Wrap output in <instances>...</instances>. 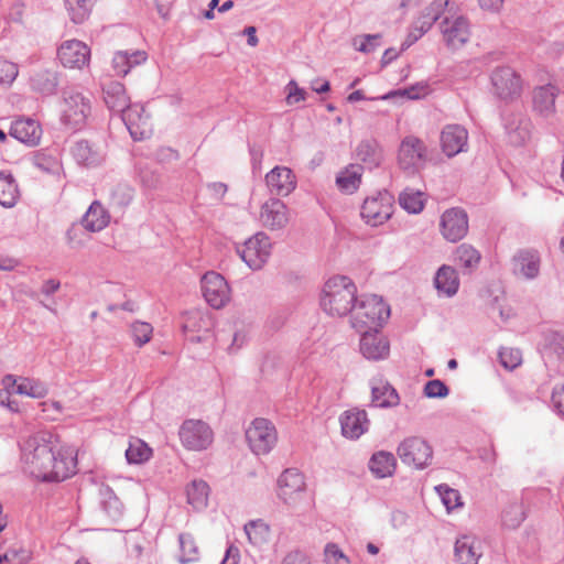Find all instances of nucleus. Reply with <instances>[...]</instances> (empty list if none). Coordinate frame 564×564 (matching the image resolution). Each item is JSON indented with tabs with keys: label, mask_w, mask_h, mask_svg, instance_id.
<instances>
[{
	"label": "nucleus",
	"mask_w": 564,
	"mask_h": 564,
	"mask_svg": "<svg viewBox=\"0 0 564 564\" xmlns=\"http://www.w3.org/2000/svg\"><path fill=\"white\" fill-rule=\"evenodd\" d=\"M23 469L42 481H63L76 473L74 448L61 445L52 434L40 432L21 447Z\"/></svg>",
	"instance_id": "1"
},
{
	"label": "nucleus",
	"mask_w": 564,
	"mask_h": 564,
	"mask_svg": "<svg viewBox=\"0 0 564 564\" xmlns=\"http://www.w3.org/2000/svg\"><path fill=\"white\" fill-rule=\"evenodd\" d=\"M357 301V286L345 275L328 279L321 293V307L332 317H344L351 313Z\"/></svg>",
	"instance_id": "2"
},
{
	"label": "nucleus",
	"mask_w": 564,
	"mask_h": 564,
	"mask_svg": "<svg viewBox=\"0 0 564 564\" xmlns=\"http://www.w3.org/2000/svg\"><path fill=\"white\" fill-rule=\"evenodd\" d=\"M390 316V307L377 295L357 299L350 313V324L358 333L379 330Z\"/></svg>",
	"instance_id": "3"
},
{
	"label": "nucleus",
	"mask_w": 564,
	"mask_h": 564,
	"mask_svg": "<svg viewBox=\"0 0 564 564\" xmlns=\"http://www.w3.org/2000/svg\"><path fill=\"white\" fill-rule=\"evenodd\" d=\"M91 102L75 89H65L61 105V122L68 129H82L90 116Z\"/></svg>",
	"instance_id": "4"
},
{
	"label": "nucleus",
	"mask_w": 564,
	"mask_h": 564,
	"mask_svg": "<svg viewBox=\"0 0 564 564\" xmlns=\"http://www.w3.org/2000/svg\"><path fill=\"white\" fill-rule=\"evenodd\" d=\"M401 462L415 469H424L432 464L433 448L430 443L420 436L405 437L397 448Z\"/></svg>",
	"instance_id": "5"
},
{
	"label": "nucleus",
	"mask_w": 564,
	"mask_h": 564,
	"mask_svg": "<svg viewBox=\"0 0 564 564\" xmlns=\"http://www.w3.org/2000/svg\"><path fill=\"white\" fill-rule=\"evenodd\" d=\"M246 438L256 455L269 454L278 442L275 426L267 419H254L246 430Z\"/></svg>",
	"instance_id": "6"
},
{
	"label": "nucleus",
	"mask_w": 564,
	"mask_h": 564,
	"mask_svg": "<svg viewBox=\"0 0 564 564\" xmlns=\"http://www.w3.org/2000/svg\"><path fill=\"white\" fill-rule=\"evenodd\" d=\"M276 495L283 503L295 507L306 495L305 476L296 468L285 469L278 478Z\"/></svg>",
	"instance_id": "7"
},
{
	"label": "nucleus",
	"mask_w": 564,
	"mask_h": 564,
	"mask_svg": "<svg viewBox=\"0 0 564 564\" xmlns=\"http://www.w3.org/2000/svg\"><path fill=\"white\" fill-rule=\"evenodd\" d=\"M237 252L251 270H260L271 254L270 238L264 232H257L238 246Z\"/></svg>",
	"instance_id": "8"
},
{
	"label": "nucleus",
	"mask_w": 564,
	"mask_h": 564,
	"mask_svg": "<svg viewBox=\"0 0 564 564\" xmlns=\"http://www.w3.org/2000/svg\"><path fill=\"white\" fill-rule=\"evenodd\" d=\"M438 28L449 50H458L469 41L470 24L464 15L447 14L442 19Z\"/></svg>",
	"instance_id": "9"
},
{
	"label": "nucleus",
	"mask_w": 564,
	"mask_h": 564,
	"mask_svg": "<svg viewBox=\"0 0 564 564\" xmlns=\"http://www.w3.org/2000/svg\"><path fill=\"white\" fill-rule=\"evenodd\" d=\"M182 444L192 451L206 449L214 438L209 425L200 420H186L180 429Z\"/></svg>",
	"instance_id": "10"
},
{
	"label": "nucleus",
	"mask_w": 564,
	"mask_h": 564,
	"mask_svg": "<svg viewBox=\"0 0 564 564\" xmlns=\"http://www.w3.org/2000/svg\"><path fill=\"white\" fill-rule=\"evenodd\" d=\"M426 161V147L414 135L405 137L399 147L398 163L404 171L416 172Z\"/></svg>",
	"instance_id": "11"
},
{
	"label": "nucleus",
	"mask_w": 564,
	"mask_h": 564,
	"mask_svg": "<svg viewBox=\"0 0 564 564\" xmlns=\"http://www.w3.org/2000/svg\"><path fill=\"white\" fill-rule=\"evenodd\" d=\"M491 84L500 99L512 100L521 95L522 80L511 67H497L491 74Z\"/></svg>",
	"instance_id": "12"
},
{
	"label": "nucleus",
	"mask_w": 564,
	"mask_h": 564,
	"mask_svg": "<svg viewBox=\"0 0 564 564\" xmlns=\"http://www.w3.org/2000/svg\"><path fill=\"white\" fill-rule=\"evenodd\" d=\"M202 292L206 302L214 308L224 307L230 300V288L225 278L214 271L202 278Z\"/></svg>",
	"instance_id": "13"
},
{
	"label": "nucleus",
	"mask_w": 564,
	"mask_h": 564,
	"mask_svg": "<svg viewBox=\"0 0 564 564\" xmlns=\"http://www.w3.org/2000/svg\"><path fill=\"white\" fill-rule=\"evenodd\" d=\"M392 199L387 193H379L377 196L368 197L361 206V217L370 226H379L386 223L392 215Z\"/></svg>",
	"instance_id": "14"
},
{
	"label": "nucleus",
	"mask_w": 564,
	"mask_h": 564,
	"mask_svg": "<svg viewBox=\"0 0 564 564\" xmlns=\"http://www.w3.org/2000/svg\"><path fill=\"white\" fill-rule=\"evenodd\" d=\"M120 116L134 140H143L151 135L152 124L143 106L129 104L128 108L120 112Z\"/></svg>",
	"instance_id": "15"
},
{
	"label": "nucleus",
	"mask_w": 564,
	"mask_h": 564,
	"mask_svg": "<svg viewBox=\"0 0 564 564\" xmlns=\"http://www.w3.org/2000/svg\"><path fill=\"white\" fill-rule=\"evenodd\" d=\"M441 232L443 237L451 242L463 239L468 231V217L462 208H451L443 213L441 217Z\"/></svg>",
	"instance_id": "16"
},
{
	"label": "nucleus",
	"mask_w": 564,
	"mask_h": 564,
	"mask_svg": "<svg viewBox=\"0 0 564 564\" xmlns=\"http://www.w3.org/2000/svg\"><path fill=\"white\" fill-rule=\"evenodd\" d=\"M57 57L64 67L83 68L89 63L90 50L82 41L68 40L58 47Z\"/></svg>",
	"instance_id": "17"
},
{
	"label": "nucleus",
	"mask_w": 564,
	"mask_h": 564,
	"mask_svg": "<svg viewBox=\"0 0 564 564\" xmlns=\"http://www.w3.org/2000/svg\"><path fill=\"white\" fill-rule=\"evenodd\" d=\"M75 161L86 167H97L106 160V149L99 142L78 140L70 149Z\"/></svg>",
	"instance_id": "18"
},
{
	"label": "nucleus",
	"mask_w": 564,
	"mask_h": 564,
	"mask_svg": "<svg viewBox=\"0 0 564 564\" xmlns=\"http://www.w3.org/2000/svg\"><path fill=\"white\" fill-rule=\"evenodd\" d=\"M2 384L7 390L12 389V392L20 395H26L33 399H42L47 395V386L39 379L20 377L13 375H6L2 378Z\"/></svg>",
	"instance_id": "19"
},
{
	"label": "nucleus",
	"mask_w": 564,
	"mask_h": 564,
	"mask_svg": "<svg viewBox=\"0 0 564 564\" xmlns=\"http://www.w3.org/2000/svg\"><path fill=\"white\" fill-rule=\"evenodd\" d=\"M290 220L288 206L279 198H270L260 210L261 224L270 230L283 229Z\"/></svg>",
	"instance_id": "20"
},
{
	"label": "nucleus",
	"mask_w": 564,
	"mask_h": 564,
	"mask_svg": "<svg viewBox=\"0 0 564 564\" xmlns=\"http://www.w3.org/2000/svg\"><path fill=\"white\" fill-rule=\"evenodd\" d=\"M558 88L553 84L535 87L532 91V108L535 115L543 119H550L555 115V100Z\"/></svg>",
	"instance_id": "21"
},
{
	"label": "nucleus",
	"mask_w": 564,
	"mask_h": 564,
	"mask_svg": "<svg viewBox=\"0 0 564 564\" xmlns=\"http://www.w3.org/2000/svg\"><path fill=\"white\" fill-rule=\"evenodd\" d=\"M339 422L341 434L350 440L359 438L370 426L367 412L358 408L345 411L339 416Z\"/></svg>",
	"instance_id": "22"
},
{
	"label": "nucleus",
	"mask_w": 564,
	"mask_h": 564,
	"mask_svg": "<svg viewBox=\"0 0 564 564\" xmlns=\"http://www.w3.org/2000/svg\"><path fill=\"white\" fill-rule=\"evenodd\" d=\"M468 144V132L459 124H447L441 133V145L443 152L453 158L466 151Z\"/></svg>",
	"instance_id": "23"
},
{
	"label": "nucleus",
	"mask_w": 564,
	"mask_h": 564,
	"mask_svg": "<svg viewBox=\"0 0 564 564\" xmlns=\"http://www.w3.org/2000/svg\"><path fill=\"white\" fill-rule=\"evenodd\" d=\"M269 191L278 196H288L296 185L295 175L291 169L275 166L265 175Z\"/></svg>",
	"instance_id": "24"
},
{
	"label": "nucleus",
	"mask_w": 564,
	"mask_h": 564,
	"mask_svg": "<svg viewBox=\"0 0 564 564\" xmlns=\"http://www.w3.org/2000/svg\"><path fill=\"white\" fill-rule=\"evenodd\" d=\"M513 273L527 280L535 279L540 273V254L536 250H519L512 259Z\"/></svg>",
	"instance_id": "25"
},
{
	"label": "nucleus",
	"mask_w": 564,
	"mask_h": 564,
	"mask_svg": "<svg viewBox=\"0 0 564 564\" xmlns=\"http://www.w3.org/2000/svg\"><path fill=\"white\" fill-rule=\"evenodd\" d=\"M390 345L378 330L361 334L360 352L369 360H381L389 356Z\"/></svg>",
	"instance_id": "26"
},
{
	"label": "nucleus",
	"mask_w": 564,
	"mask_h": 564,
	"mask_svg": "<svg viewBox=\"0 0 564 564\" xmlns=\"http://www.w3.org/2000/svg\"><path fill=\"white\" fill-rule=\"evenodd\" d=\"M9 133L21 143L35 147L41 140L42 129L37 121L22 118L12 122Z\"/></svg>",
	"instance_id": "27"
},
{
	"label": "nucleus",
	"mask_w": 564,
	"mask_h": 564,
	"mask_svg": "<svg viewBox=\"0 0 564 564\" xmlns=\"http://www.w3.org/2000/svg\"><path fill=\"white\" fill-rule=\"evenodd\" d=\"M355 156L368 170L379 167L384 158L383 149L376 139L361 140L356 147Z\"/></svg>",
	"instance_id": "28"
},
{
	"label": "nucleus",
	"mask_w": 564,
	"mask_h": 564,
	"mask_svg": "<svg viewBox=\"0 0 564 564\" xmlns=\"http://www.w3.org/2000/svg\"><path fill=\"white\" fill-rule=\"evenodd\" d=\"M400 402L397 390L387 381L375 380L371 383V405L375 408H393Z\"/></svg>",
	"instance_id": "29"
},
{
	"label": "nucleus",
	"mask_w": 564,
	"mask_h": 564,
	"mask_svg": "<svg viewBox=\"0 0 564 564\" xmlns=\"http://www.w3.org/2000/svg\"><path fill=\"white\" fill-rule=\"evenodd\" d=\"M102 91L104 100L111 111L120 113L128 108L130 98L127 95L123 84L110 80L104 85Z\"/></svg>",
	"instance_id": "30"
},
{
	"label": "nucleus",
	"mask_w": 564,
	"mask_h": 564,
	"mask_svg": "<svg viewBox=\"0 0 564 564\" xmlns=\"http://www.w3.org/2000/svg\"><path fill=\"white\" fill-rule=\"evenodd\" d=\"M148 59L145 51H118L112 57V68L118 76H126L133 67Z\"/></svg>",
	"instance_id": "31"
},
{
	"label": "nucleus",
	"mask_w": 564,
	"mask_h": 564,
	"mask_svg": "<svg viewBox=\"0 0 564 564\" xmlns=\"http://www.w3.org/2000/svg\"><path fill=\"white\" fill-rule=\"evenodd\" d=\"M455 556L460 564H477L479 545L470 534H463L455 542Z\"/></svg>",
	"instance_id": "32"
},
{
	"label": "nucleus",
	"mask_w": 564,
	"mask_h": 564,
	"mask_svg": "<svg viewBox=\"0 0 564 564\" xmlns=\"http://www.w3.org/2000/svg\"><path fill=\"white\" fill-rule=\"evenodd\" d=\"M110 216L99 202H94L82 219L83 227L90 231L97 232L108 226Z\"/></svg>",
	"instance_id": "33"
},
{
	"label": "nucleus",
	"mask_w": 564,
	"mask_h": 564,
	"mask_svg": "<svg viewBox=\"0 0 564 564\" xmlns=\"http://www.w3.org/2000/svg\"><path fill=\"white\" fill-rule=\"evenodd\" d=\"M362 172V165L354 163L349 164L338 173L336 177V185L341 192L346 194H352L359 188Z\"/></svg>",
	"instance_id": "34"
},
{
	"label": "nucleus",
	"mask_w": 564,
	"mask_h": 564,
	"mask_svg": "<svg viewBox=\"0 0 564 564\" xmlns=\"http://www.w3.org/2000/svg\"><path fill=\"white\" fill-rule=\"evenodd\" d=\"M30 85L34 91L43 96L53 95L58 85L57 75L48 69L36 70L30 77Z\"/></svg>",
	"instance_id": "35"
},
{
	"label": "nucleus",
	"mask_w": 564,
	"mask_h": 564,
	"mask_svg": "<svg viewBox=\"0 0 564 564\" xmlns=\"http://www.w3.org/2000/svg\"><path fill=\"white\" fill-rule=\"evenodd\" d=\"M448 4V0H434L422 10L421 14L413 22V24H416L421 31L426 33L445 12Z\"/></svg>",
	"instance_id": "36"
},
{
	"label": "nucleus",
	"mask_w": 564,
	"mask_h": 564,
	"mask_svg": "<svg viewBox=\"0 0 564 564\" xmlns=\"http://www.w3.org/2000/svg\"><path fill=\"white\" fill-rule=\"evenodd\" d=\"M434 284L440 292L447 296L456 294L459 286L456 271L451 267L443 265L435 275Z\"/></svg>",
	"instance_id": "37"
},
{
	"label": "nucleus",
	"mask_w": 564,
	"mask_h": 564,
	"mask_svg": "<svg viewBox=\"0 0 564 564\" xmlns=\"http://www.w3.org/2000/svg\"><path fill=\"white\" fill-rule=\"evenodd\" d=\"M369 468L378 478L388 477L395 468V458L389 452L375 453L369 460Z\"/></svg>",
	"instance_id": "38"
},
{
	"label": "nucleus",
	"mask_w": 564,
	"mask_h": 564,
	"mask_svg": "<svg viewBox=\"0 0 564 564\" xmlns=\"http://www.w3.org/2000/svg\"><path fill=\"white\" fill-rule=\"evenodd\" d=\"M187 502L195 510H203L207 507L209 487L204 480H193L186 488Z\"/></svg>",
	"instance_id": "39"
},
{
	"label": "nucleus",
	"mask_w": 564,
	"mask_h": 564,
	"mask_svg": "<svg viewBox=\"0 0 564 564\" xmlns=\"http://www.w3.org/2000/svg\"><path fill=\"white\" fill-rule=\"evenodd\" d=\"M19 198V188L13 176L6 172H0V205L10 208L13 207Z\"/></svg>",
	"instance_id": "40"
},
{
	"label": "nucleus",
	"mask_w": 564,
	"mask_h": 564,
	"mask_svg": "<svg viewBox=\"0 0 564 564\" xmlns=\"http://www.w3.org/2000/svg\"><path fill=\"white\" fill-rule=\"evenodd\" d=\"M480 259L479 251L467 243L460 245L455 251L456 264L468 273L478 267Z\"/></svg>",
	"instance_id": "41"
},
{
	"label": "nucleus",
	"mask_w": 564,
	"mask_h": 564,
	"mask_svg": "<svg viewBox=\"0 0 564 564\" xmlns=\"http://www.w3.org/2000/svg\"><path fill=\"white\" fill-rule=\"evenodd\" d=\"M424 193L413 188H405L399 195V204L410 214H419L424 208Z\"/></svg>",
	"instance_id": "42"
},
{
	"label": "nucleus",
	"mask_w": 564,
	"mask_h": 564,
	"mask_svg": "<svg viewBox=\"0 0 564 564\" xmlns=\"http://www.w3.org/2000/svg\"><path fill=\"white\" fill-rule=\"evenodd\" d=\"M509 142L513 145H522L530 139V123L528 120L511 121L506 124Z\"/></svg>",
	"instance_id": "43"
},
{
	"label": "nucleus",
	"mask_w": 564,
	"mask_h": 564,
	"mask_svg": "<svg viewBox=\"0 0 564 564\" xmlns=\"http://www.w3.org/2000/svg\"><path fill=\"white\" fill-rule=\"evenodd\" d=\"M181 554L178 561L182 564L192 563L198 560V546L189 532L178 535Z\"/></svg>",
	"instance_id": "44"
},
{
	"label": "nucleus",
	"mask_w": 564,
	"mask_h": 564,
	"mask_svg": "<svg viewBox=\"0 0 564 564\" xmlns=\"http://www.w3.org/2000/svg\"><path fill=\"white\" fill-rule=\"evenodd\" d=\"M95 0H65L66 8L74 23H83L90 14Z\"/></svg>",
	"instance_id": "45"
},
{
	"label": "nucleus",
	"mask_w": 564,
	"mask_h": 564,
	"mask_svg": "<svg viewBox=\"0 0 564 564\" xmlns=\"http://www.w3.org/2000/svg\"><path fill=\"white\" fill-rule=\"evenodd\" d=\"M151 454V448L139 438L131 441L126 451V457L130 464H141L148 460Z\"/></svg>",
	"instance_id": "46"
},
{
	"label": "nucleus",
	"mask_w": 564,
	"mask_h": 564,
	"mask_svg": "<svg viewBox=\"0 0 564 564\" xmlns=\"http://www.w3.org/2000/svg\"><path fill=\"white\" fill-rule=\"evenodd\" d=\"M435 490L441 497V500L447 511H452L455 508L462 507V497L458 490L451 488L449 486L442 484L435 487Z\"/></svg>",
	"instance_id": "47"
},
{
	"label": "nucleus",
	"mask_w": 564,
	"mask_h": 564,
	"mask_svg": "<svg viewBox=\"0 0 564 564\" xmlns=\"http://www.w3.org/2000/svg\"><path fill=\"white\" fill-rule=\"evenodd\" d=\"M152 332V326L145 322H134L131 325V336L134 344L139 347L150 341Z\"/></svg>",
	"instance_id": "48"
},
{
	"label": "nucleus",
	"mask_w": 564,
	"mask_h": 564,
	"mask_svg": "<svg viewBox=\"0 0 564 564\" xmlns=\"http://www.w3.org/2000/svg\"><path fill=\"white\" fill-rule=\"evenodd\" d=\"M380 34H366L356 36L352 40V44L355 48L362 53H371L373 52L380 44Z\"/></svg>",
	"instance_id": "49"
},
{
	"label": "nucleus",
	"mask_w": 564,
	"mask_h": 564,
	"mask_svg": "<svg viewBox=\"0 0 564 564\" xmlns=\"http://www.w3.org/2000/svg\"><path fill=\"white\" fill-rule=\"evenodd\" d=\"M499 359L502 367L512 370L521 364L522 354L516 348H501L499 351Z\"/></svg>",
	"instance_id": "50"
},
{
	"label": "nucleus",
	"mask_w": 564,
	"mask_h": 564,
	"mask_svg": "<svg viewBox=\"0 0 564 564\" xmlns=\"http://www.w3.org/2000/svg\"><path fill=\"white\" fill-rule=\"evenodd\" d=\"M209 325L208 316H205L200 312H191L186 315L184 329L185 330H197L199 332L202 328H207Z\"/></svg>",
	"instance_id": "51"
},
{
	"label": "nucleus",
	"mask_w": 564,
	"mask_h": 564,
	"mask_svg": "<svg viewBox=\"0 0 564 564\" xmlns=\"http://www.w3.org/2000/svg\"><path fill=\"white\" fill-rule=\"evenodd\" d=\"M112 202L118 206H127L133 198V188L128 184H118L111 192Z\"/></svg>",
	"instance_id": "52"
},
{
	"label": "nucleus",
	"mask_w": 564,
	"mask_h": 564,
	"mask_svg": "<svg viewBox=\"0 0 564 564\" xmlns=\"http://www.w3.org/2000/svg\"><path fill=\"white\" fill-rule=\"evenodd\" d=\"M285 102L289 106H294L301 101L306 99V91L303 88H300L295 80H290L285 86Z\"/></svg>",
	"instance_id": "53"
},
{
	"label": "nucleus",
	"mask_w": 564,
	"mask_h": 564,
	"mask_svg": "<svg viewBox=\"0 0 564 564\" xmlns=\"http://www.w3.org/2000/svg\"><path fill=\"white\" fill-rule=\"evenodd\" d=\"M18 66L0 57V84L10 85L18 76Z\"/></svg>",
	"instance_id": "54"
},
{
	"label": "nucleus",
	"mask_w": 564,
	"mask_h": 564,
	"mask_svg": "<svg viewBox=\"0 0 564 564\" xmlns=\"http://www.w3.org/2000/svg\"><path fill=\"white\" fill-rule=\"evenodd\" d=\"M448 393L447 386L438 379L430 380L424 386V394L427 398H445Z\"/></svg>",
	"instance_id": "55"
},
{
	"label": "nucleus",
	"mask_w": 564,
	"mask_h": 564,
	"mask_svg": "<svg viewBox=\"0 0 564 564\" xmlns=\"http://www.w3.org/2000/svg\"><path fill=\"white\" fill-rule=\"evenodd\" d=\"M34 165L39 170L52 174L58 173L61 169V164L55 158L45 154L36 155L34 159Z\"/></svg>",
	"instance_id": "56"
},
{
	"label": "nucleus",
	"mask_w": 564,
	"mask_h": 564,
	"mask_svg": "<svg viewBox=\"0 0 564 564\" xmlns=\"http://www.w3.org/2000/svg\"><path fill=\"white\" fill-rule=\"evenodd\" d=\"M325 561L327 564H349L348 557L333 543L325 547Z\"/></svg>",
	"instance_id": "57"
},
{
	"label": "nucleus",
	"mask_w": 564,
	"mask_h": 564,
	"mask_svg": "<svg viewBox=\"0 0 564 564\" xmlns=\"http://www.w3.org/2000/svg\"><path fill=\"white\" fill-rule=\"evenodd\" d=\"M281 564H311V561L304 552L293 550L284 556Z\"/></svg>",
	"instance_id": "58"
},
{
	"label": "nucleus",
	"mask_w": 564,
	"mask_h": 564,
	"mask_svg": "<svg viewBox=\"0 0 564 564\" xmlns=\"http://www.w3.org/2000/svg\"><path fill=\"white\" fill-rule=\"evenodd\" d=\"M552 404L554 409L564 416V383L555 387L552 393Z\"/></svg>",
	"instance_id": "59"
},
{
	"label": "nucleus",
	"mask_w": 564,
	"mask_h": 564,
	"mask_svg": "<svg viewBox=\"0 0 564 564\" xmlns=\"http://www.w3.org/2000/svg\"><path fill=\"white\" fill-rule=\"evenodd\" d=\"M424 34H425V32L421 31L416 24H412V28H411L405 41L403 42L401 50L404 51V50L409 48L413 43H415Z\"/></svg>",
	"instance_id": "60"
},
{
	"label": "nucleus",
	"mask_w": 564,
	"mask_h": 564,
	"mask_svg": "<svg viewBox=\"0 0 564 564\" xmlns=\"http://www.w3.org/2000/svg\"><path fill=\"white\" fill-rule=\"evenodd\" d=\"M59 286H61V283L58 280L50 279L43 283V285L41 288V292L44 295L50 296V295L54 294L56 291H58Z\"/></svg>",
	"instance_id": "61"
},
{
	"label": "nucleus",
	"mask_w": 564,
	"mask_h": 564,
	"mask_svg": "<svg viewBox=\"0 0 564 564\" xmlns=\"http://www.w3.org/2000/svg\"><path fill=\"white\" fill-rule=\"evenodd\" d=\"M426 93V86H412L404 89L401 94L406 96L409 99H417Z\"/></svg>",
	"instance_id": "62"
},
{
	"label": "nucleus",
	"mask_w": 564,
	"mask_h": 564,
	"mask_svg": "<svg viewBox=\"0 0 564 564\" xmlns=\"http://www.w3.org/2000/svg\"><path fill=\"white\" fill-rule=\"evenodd\" d=\"M481 9L488 11H499L503 4V0H477Z\"/></svg>",
	"instance_id": "63"
},
{
	"label": "nucleus",
	"mask_w": 564,
	"mask_h": 564,
	"mask_svg": "<svg viewBox=\"0 0 564 564\" xmlns=\"http://www.w3.org/2000/svg\"><path fill=\"white\" fill-rule=\"evenodd\" d=\"M551 348L558 357H564V337L560 335H554L551 341Z\"/></svg>",
	"instance_id": "64"
}]
</instances>
